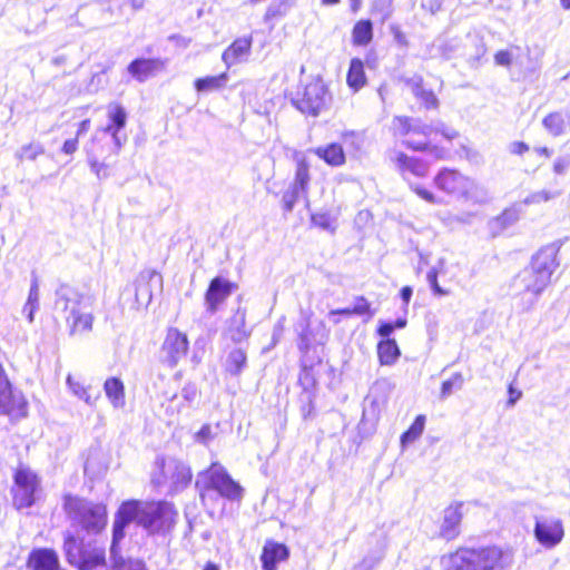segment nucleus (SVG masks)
Segmentation results:
<instances>
[{
  "instance_id": "39",
  "label": "nucleus",
  "mask_w": 570,
  "mask_h": 570,
  "mask_svg": "<svg viewBox=\"0 0 570 570\" xmlns=\"http://www.w3.org/2000/svg\"><path fill=\"white\" fill-rule=\"evenodd\" d=\"M94 317L90 312L83 309L82 312L71 316L70 323H68L70 327V333H82L91 331Z\"/></svg>"
},
{
  "instance_id": "4",
  "label": "nucleus",
  "mask_w": 570,
  "mask_h": 570,
  "mask_svg": "<svg viewBox=\"0 0 570 570\" xmlns=\"http://www.w3.org/2000/svg\"><path fill=\"white\" fill-rule=\"evenodd\" d=\"M63 510L72 527L87 534H98L108 521L107 507L76 495L63 497Z\"/></svg>"
},
{
  "instance_id": "25",
  "label": "nucleus",
  "mask_w": 570,
  "mask_h": 570,
  "mask_svg": "<svg viewBox=\"0 0 570 570\" xmlns=\"http://www.w3.org/2000/svg\"><path fill=\"white\" fill-rule=\"evenodd\" d=\"M237 345L227 353L223 364L225 372L233 377H239L248 365L247 347L243 344Z\"/></svg>"
},
{
  "instance_id": "47",
  "label": "nucleus",
  "mask_w": 570,
  "mask_h": 570,
  "mask_svg": "<svg viewBox=\"0 0 570 570\" xmlns=\"http://www.w3.org/2000/svg\"><path fill=\"white\" fill-rule=\"evenodd\" d=\"M45 153V148L40 142H31L22 146L16 154L17 158L35 160L39 155Z\"/></svg>"
},
{
  "instance_id": "44",
  "label": "nucleus",
  "mask_w": 570,
  "mask_h": 570,
  "mask_svg": "<svg viewBox=\"0 0 570 570\" xmlns=\"http://www.w3.org/2000/svg\"><path fill=\"white\" fill-rule=\"evenodd\" d=\"M406 148L415 150V151H426L435 159H440L443 157V149L439 148L435 145H432L429 141H415L413 139H405L402 142Z\"/></svg>"
},
{
  "instance_id": "51",
  "label": "nucleus",
  "mask_w": 570,
  "mask_h": 570,
  "mask_svg": "<svg viewBox=\"0 0 570 570\" xmlns=\"http://www.w3.org/2000/svg\"><path fill=\"white\" fill-rule=\"evenodd\" d=\"M303 197V193L299 190H295L293 186H291L282 197L283 208L286 213H291L294 209L295 204Z\"/></svg>"
},
{
  "instance_id": "57",
  "label": "nucleus",
  "mask_w": 570,
  "mask_h": 570,
  "mask_svg": "<svg viewBox=\"0 0 570 570\" xmlns=\"http://www.w3.org/2000/svg\"><path fill=\"white\" fill-rule=\"evenodd\" d=\"M198 394V389L194 383H186L180 391V397L188 406L197 399Z\"/></svg>"
},
{
  "instance_id": "2",
  "label": "nucleus",
  "mask_w": 570,
  "mask_h": 570,
  "mask_svg": "<svg viewBox=\"0 0 570 570\" xmlns=\"http://www.w3.org/2000/svg\"><path fill=\"white\" fill-rule=\"evenodd\" d=\"M177 515L175 507L167 501H124L115 513L112 523L115 541L126 537L127 528L132 522H136L150 535L166 534L175 527Z\"/></svg>"
},
{
  "instance_id": "13",
  "label": "nucleus",
  "mask_w": 570,
  "mask_h": 570,
  "mask_svg": "<svg viewBox=\"0 0 570 570\" xmlns=\"http://www.w3.org/2000/svg\"><path fill=\"white\" fill-rule=\"evenodd\" d=\"M135 302L137 308L147 307L151 299L154 292L163 291V276L154 269L141 271L134 283Z\"/></svg>"
},
{
  "instance_id": "32",
  "label": "nucleus",
  "mask_w": 570,
  "mask_h": 570,
  "mask_svg": "<svg viewBox=\"0 0 570 570\" xmlns=\"http://www.w3.org/2000/svg\"><path fill=\"white\" fill-rule=\"evenodd\" d=\"M295 332L297 333V347L301 353L307 354L313 342V332L311 328L309 318L305 315L295 324Z\"/></svg>"
},
{
  "instance_id": "1",
  "label": "nucleus",
  "mask_w": 570,
  "mask_h": 570,
  "mask_svg": "<svg viewBox=\"0 0 570 570\" xmlns=\"http://www.w3.org/2000/svg\"><path fill=\"white\" fill-rule=\"evenodd\" d=\"M560 246L556 243L541 247L531 258L530 265L520 271L510 284L514 307L521 313L530 312L559 266Z\"/></svg>"
},
{
  "instance_id": "9",
  "label": "nucleus",
  "mask_w": 570,
  "mask_h": 570,
  "mask_svg": "<svg viewBox=\"0 0 570 570\" xmlns=\"http://www.w3.org/2000/svg\"><path fill=\"white\" fill-rule=\"evenodd\" d=\"M107 117L108 124L96 131L92 140L94 144H102L109 136L110 142L106 141V145H109V153L118 155L127 142V135L122 130L127 125L128 114L120 104L110 102L107 106Z\"/></svg>"
},
{
  "instance_id": "45",
  "label": "nucleus",
  "mask_w": 570,
  "mask_h": 570,
  "mask_svg": "<svg viewBox=\"0 0 570 570\" xmlns=\"http://www.w3.org/2000/svg\"><path fill=\"white\" fill-rule=\"evenodd\" d=\"M544 128L553 136H559L564 131V119L560 112H551L543 118Z\"/></svg>"
},
{
  "instance_id": "49",
  "label": "nucleus",
  "mask_w": 570,
  "mask_h": 570,
  "mask_svg": "<svg viewBox=\"0 0 570 570\" xmlns=\"http://www.w3.org/2000/svg\"><path fill=\"white\" fill-rule=\"evenodd\" d=\"M413 119L414 118L405 117V116H396V117H394V119H393V128H394L395 135L405 137V136H407L410 134H413V131H412Z\"/></svg>"
},
{
  "instance_id": "3",
  "label": "nucleus",
  "mask_w": 570,
  "mask_h": 570,
  "mask_svg": "<svg viewBox=\"0 0 570 570\" xmlns=\"http://www.w3.org/2000/svg\"><path fill=\"white\" fill-rule=\"evenodd\" d=\"M512 554L497 546L460 548L450 556L448 570H508Z\"/></svg>"
},
{
  "instance_id": "55",
  "label": "nucleus",
  "mask_w": 570,
  "mask_h": 570,
  "mask_svg": "<svg viewBox=\"0 0 570 570\" xmlns=\"http://www.w3.org/2000/svg\"><path fill=\"white\" fill-rule=\"evenodd\" d=\"M426 279H428V283L433 292L434 295L436 296H445L449 294L448 291H445L444 288H442L440 285H439V282H438V271L436 268H431L428 274H426Z\"/></svg>"
},
{
  "instance_id": "48",
  "label": "nucleus",
  "mask_w": 570,
  "mask_h": 570,
  "mask_svg": "<svg viewBox=\"0 0 570 570\" xmlns=\"http://www.w3.org/2000/svg\"><path fill=\"white\" fill-rule=\"evenodd\" d=\"M311 222L314 226H317L324 230H328L331 233L335 232L334 219L327 212L312 214Z\"/></svg>"
},
{
  "instance_id": "19",
  "label": "nucleus",
  "mask_w": 570,
  "mask_h": 570,
  "mask_svg": "<svg viewBox=\"0 0 570 570\" xmlns=\"http://www.w3.org/2000/svg\"><path fill=\"white\" fill-rule=\"evenodd\" d=\"M246 308L238 306L235 313L226 321L224 336L235 344H243L252 335V328L246 325Z\"/></svg>"
},
{
  "instance_id": "28",
  "label": "nucleus",
  "mask_w": 570,
  "mask_h": 570,
  "mask_svg": "<svg viewBox=\"0 0 570 570\" xmlns=\"http://www.w3.org/2000/svg\"><path fill=\"white\" fill-rule=\"evenodd\" d=\"M406 85L411 88L412 94L424 105L426 109H438L439 99L435 94L423 87V78L414 76L406 80Z\"/></svg>"
},
{
  "instance_id": "41",
  "label": "nucleus",
  "mask_w": 570,
  "mask_h": 570,
  "mask_svg": "<svg viewBox=\"0 0 570 570\" xmlns=\"http://www.w3.org/2000/svg\"><path fill=\"white\" fill-rule=\"evenodd\" d=\"M314 399V393L307 389L299 394V412L304 421L313 420L316 416Z\"/></svg>"
},
{
  "instance_id": "18",
  "label": "nucleus",
  "mask_w": 570,
  "mask_h": 570,
  "mask_svg": "<svg viewBox=\"0 0 570 570\" xmlns=\"http://www.w3.org/2000/svg\"><path fill=\"white\" fill-rule=\"evenodd\" d=\"M168 59L164 58H136L128 66V73L138 82H145L148 78L164 71Z\"/></svg>"
},
{
  "instance_id": "15",
  "label": "nucleus",
  "mask_w": 570,
  "mask_h": 570,
  "mask_svg": "<svg viewBox=\"0 0 570 570\" xmlns=\"http://www.w3.org/2000/svg\"><path fill=\"white\" fill-rule=\"evenodd\" d=\"M188 338L186 334L177 328H169L160 348L159 358L169 367H175L188 351Z\"/></svg>"
},
{
  "instance_id": "63",
  "label": "nucleus",
  "mask_w": 570,
  "mask_h": 570,
  "mask_svg": "<svg viewBox=\"0 0 570 570\" xmlns=\"http://www.w3.org/2000/svg\"><path fill=\"white\" fill-rule=\"evenodd\" d=\"M382 559V554L379 556H366L356 569L360 570H372Z\"/></svg>"
},
{
  "instance_id": "38",
  "label": "nucleus",
  "mask_w": 570,
  "mask_h": 570,
  "mask_svg": "<svg viewBox=\"0 0 570 570\" xmlns=\"http://www.w3.org/2000/svg\"><path fill=\"white\" fill-rule=\"evenodd\" d=\"M521 51L522 49L519 46L512 47L511 50H499L494 55V62L495 65L505 68H509L512 62H514L515 67H523Z\"/></svg>"
},
{
  "instance_id": "26",
  "label": "nucleus",
  "mask_w": 570,
  "mask_h": 570,
  "mask_svg": "<svg viewBox=\"0 0 570 570\" xmlns=\"http://www.w3.org/2000/svg\"><path fill=\"white\" fill-rule=\"evenodd\" d=\"M115 532H112L109 552L114 570H147L142 560L131 558L125 559L120 554V542L122 539H118L117 541H115Z\"/></svg>"
},
{
  "instance_id": "10",
  "label": "nucleus",
  "mask_w": 570,
  "mask_h": 570,
  "mask_svg": "<svg viewBox=\"0 0 570 570\" xmlns=\"http://www.w3.org/2000/svg\"><path fill=\"white\" fill-rule=\"evenodd\" d=\"M434 183L440 190L456 197L474 198L473 189L479 190L473 180L463 176L458 170L449 168L440 170L434 178ZM480 194L482 197L478 198V200H485L488 197L487 190L480 188Z\"/></svg>"
},
{
  "instance_id": "46",
  "label": "nucleus",
  "mask_w": 570,
  "mask_h": 570,
  "mask_svg": "<svg viewBox=\"0 0 570 570\" xmlns=\"http://www.w3.org/2000/svg\"><path fill=\"white\" fill-rule=\"evenodd\" d=\"M67 384L76 396H78L80 400H83L89 405H92L95 400L99 395V393L97 392L96 396L92 397L91 391L85 387L81 383L75 381L71 375H68Z\"/></svg>"
},
{
  "instance_id": "29",
  "label": "nucleus",
  "mask_w": 570,
  "mask_h": 570,
  "mask_svg": "<svg viewBox=\"0 0 570 570\" xmlns=\"http://www.w3.org/2000/svg\"><path fill=\"white\" fill-rule=\"evenodd\" d=\"M314 154L327 165L338 167L345 164L346 157L343 147L337 142L317 147Z\"/></svg>"
},
{
  "instance_id": "7",
  "label": "nucleus",
  "mask_w": 570,
  "mask_h": 570,
  "mask_svg": "<svg viewBox=\"0 0 570 570\" xmlns=\"http://www.w3.org/2000/svg\"><path fill=\"white\" fill-rule=\"evenodd\" d=\"M156 470L151 475V483L156 488L168 485L170 494L178 493L186 489L193 479L190 468L176 458H157Z\"/></svg>"
},
{
  "instance_id": "22",
  "label": "nucleus",
  "mask_w": 570,
  "mask_h": 570,
  "mask_svg": "<svg viewBox=\"0 0 570 570\" xmlns=\"http://www.w3.org/2000/svg\"><path fill=\"white\" fill-rule=\"evenodd\" d=\"M27 567L30 570H63L58 553L50 548L33 549L29 553Z\"/></svg>"
},
{
  "instance_id": "56",
  "label": "nucleus",
  "mask_w": 570,
  "mask_h": 570,
  "mask_svg": "<svg viewBox=\"0 0 570 570\" xmlns=\"http://www.w3.org/2000/svg\"><path fill=\"white\" fill-rule=\"evenodd\" d=\"M557 195L548 190H540L527 196L523 200L524 205L539 204L541 202H548L554 198Z\"/></svg>"
},
{
  "instance_id": "50",
  "label": "nucleus",
  "mask_w": 570,
  "mask_h": 570,
  "mask_svg": "<svg viewBox=\"0 0 570 570\" xmlns=\"http://www.w3.org/2000/svg\"><path fill=\"white\" fill-rule=\"evenodd\" d=\"M372 10L385 21L392 16L393 0H373Z\"/></svg>"
},
{
  "instance_id": "34",
  "label": "nucleus",
  "mask_w": 570,
  "mask_h": 570,
  "mask_svg": "<svg viewBox=\"0 0 570 570\" xmlns=\"http://www.w3.org/2000/svg\"><path fill=\"white\" fill-rule=\"evenodd\" d=\"M373 39V23L370 19L357 21L352 30V41L355 46H367Z\"/></svg>"
},
{
  "instance_id": "43",
  "label": "nucleus",
  "mask_w": 570,
  "mask_h": 570,
  "mask_svg": "<svg viewBox=\"0 0 570 570\" xmlns=\"http://www.w3.org/2000/svg\"><path fill=\"white\" fill-rule=\"evenodd\" d=\"M521 59L523 61V67H518L520 69V75L522 79L531 78L537 75L541 68V62L538 57H532L530 49L525 48V56L521 55Z\"/></svg>"
},
{
  "instance_id": "37",
  "label": "nucleus",
  "mask_w": 570,
  "mask_h": 570,
  "mask_svg": "<svg viewBox=\"0 0 570 570\" xmlns=\"http://www.w3.org/2000/svg\"><path fill=\"white\" fill-rule=\"evenodd\" d=\"M309 179L308 164L304 159L297 161L295 178L291 186H293L295 190L302 191L304 198H307ZM306 202L308 203V199H306Z\"/></svg>"
},
{
  "instance_id": "36",
  "label": "nucleus",
  "mask_w": 570,
  "mask_h": 570,
  "mask_svg": "<svg viewBox=\"0 0 570 570\" xmlns=\"http://www.w3.org/2000/svg\"><path fill=\"white\" fill-rule=\"evenodd\" d=\"M347 85L355 91L360 90L366 81L364 65L360 58H353L346 76Z\"/></svg>"
},
{
  "instance_id": "40",
  "label": "nucleus",
  "mask_w": 570,
  "mask_h": 570,
  "mask_svg": "<svg viewBox=\"0 0 570 570\" xmlns=\"http://www.w3.org/2000/svg\"><path fill=\"white\" fill-rule=\"evenodd\" d=\"M425 426V416L420 414L417 415L410 428L402 433L401 435V444L402 446H406L413 443L416 439H419Z\"/></svg>"
},
{
  "instance_id": "35",
  "label": "nucleus",
  "mask_w": 570,
  "mask_h": 570,
  "mask_svg": "<svg viewBox=\"0 0 570 570\" xmlns=\"http://www.w3.org/2000/svg\"><path fill=\"white\" fill-rule=\"evenodd\" d=\"M105 393L115 407L125 404V386L120 379L109 377L104 384Z\"/></svg>"
},
{
  "instance_id": "21",
  "label": "nucleus",
  "mask_w": 570,
  "mask_h": 570,
  "mask_svg": "<svg viewBox=\"0 0 570 570\" xmlns=\"http://www.w3.org/2000/svg\"><path fill=\"white\" fill-rule=\"evenodd\" d=\"M463 508V502H456L444 509L443 519L440 527V535L443 539L453 540L460 534Z\"/></svg>"
},
{
  "instance_id": "58",
  "label": "nucleus",
  "mask_w": 570,
  "mask_h": 570,
  "mask_svg": "<svg viewBox=\"0 0 570 570\" xmlns=\"http://www.w3.org/2000/svg\"><path fill=\"white\" fill-rule=\"evenodd\" d=\"M411 188L419 197H421L422 199H424L425 202H428L430 204H440L441 203L440 199H438L431 190L426 189L425 187H423L419 184L411 185Z\"/></svg>"
},
{
  "instance_id": "53",
  "label": "nucleus",
  "mask_w": 570,
  "mask_h": 570,
  "mask_svg": "<svg viewBox=\"0 0 570 570\" xmlns=\"http://www.w3.org/2000/svg\"><path fill=\"white\" fill-rule=\"evenodd\" d=\"M287 10H288V8H286L284 4H282L277 0H274L266 9V12L264 14V21L268 22L276 18L284 17L286 14Z\"/></svg>"
},
{
  "instance_id": "33",
  "label": "nucleus",
  "mask_w": 570,
  "mask_h": 570,
  "mask_svg": "<svg viewBox=\"0 0 570 570\" xmlns=\"http://www.w3.org/2000/svg\"><path fill=\"white\" fill-rule=\"evenodd\" d=\"M377 355L382 365H393L401 355L396 341L394 338L380 341L377 343Z\"/></svg>"
},
{
  "instance_id": "42",
  "label": "nucleus",
  "mask_w": 570,
  "mask_h": 570,
  "mask_svg": "<svg viewBox=\"0 0 570 570\" xmlns=\"http://www.w3.org/2000/svg\"><path fill=\"white\" fill-rule=\"evenodd\" d=\"M464 377L462 373L455 372L450 379L445 380L441 384L440 400L444 401L453 394L455 391L462 390L464 385Z\"/></svg>"
},
{
  "instance_id": "24",
  "label": "nucleus",
  "mask_w": 570,
  "mask_h": 570,
  "mask_svg": "<svg viewBox=\"0 0 570 570\" xmlns=\"http://www.w3.org/2000/svg\"><path fill=\"white\" fill-rule=\"evenodd\" d=\"M99 144H94L85 148L87 155V161L90 170L96 175L99 180L106 179L110 176L109 165L105 161L109 155L104 153V146L98 147Z\"/></svg>"
},
{
  "instance_id": "59",
  "label": "nucleus",
  "mask_w": 570,
  "mask_h": 570,
  "mask_svg": "<svg viewBox=\"0 0 570 570\" xmlns=\"http://www.w3.org/2000/svg\"><path fill=\"white\" fill-rule=\"evenodd\" d=\"M413 134L415 135H422L424 137H429L433 132V126L430 124L423 122L419 118L413 119Z\"/></svg>"
},
{
  "instance_id": "11",
  "label": "nucleus",
  "mask_w": 570,
  "mask_h": 570,
  "mask_svg": "<svg viewBox=\"0 0 570 570\" xmlns=\"http://www.w3.org/2000/svg\"><path fill=\"white\" fill-rule=\"evenodd\" d=\"M331 95L325 83L317 79L307 83L302 92L293 99L295 107L303 114L318 116L331 102Z\"/></svg>"
},
{
  "instance_id": "30",
  "label": "nucleus",
  "mask_w": 570,
  "mask_h": 570,
  "mask_svg": "<svg viewBox=\"0 0 570 570\" xmlns=\"http://www.w3.org/2000/svg\"><path fill=\"white\" fill-rule=\"evenodd\" d=\"M229 75L222 72L217 76H206L194 81V88L198 94L219 91L227 86Z\"/></svg>"
},
{
  "instance_id": "60",
  "label": "nucleus",
  "mask_w": 570,
  "mask_h": 570,
  "mask_svg": "<svg viewBox=\"0 0 570 570\" xmlns=\"http://www.w3.org/2000/svg\"><path fill=\"white\" fill-rule=\"evenodd\" d=\"M570 167V155L560 156L554 160L553 171L557 175H563Z\"/></svg>"
},
{
  "instance_id": "31",
  "label": "nucleus",
  "mask_w": 570,
  "mask_h": 570,
  "mask_svg": "<svg viewBox=\"0 0 570 570\" xmlns=\"http://www.w3.org/2000/svg\"><path fill=\"white\" fill-rule=\"evenodd\" d=\"M396 164L401 170H407L417 177H424L429 171L428 163L420 158L407 156L404 153L397 154Z\"/></svg>"
},
{
  "instance_id": "8",
  "label": "nucleus",
  "mask_w": 570,
  "mask_h": 570,
  "mask_svg": "<svg viewBox=\"0 0 570 570\" xmlns=\"http://www.w3.org/2000/svg\"><path fill=\"white\" fill-rule=\"evenodd\" d=\"M63 552L67 561L79 570H92L106 563L104 547L86 543L70 532L63 535Z\"/></svg>"
},
{
  "instance_id": "17",
  "label": "nucleus",
  "mask_w": 570,
  "mask_h": 570,
  "mask_svg": "<svg viewBox=\"0 0 570 570\" xmlns=\"http://www.w3.org/2000/svg\"><path fill=\"white\" fill-rule=\"evenodd\" d=\"M237 288V285L222 276L214 277L205 293L206 311L214 315L220 304H223Z\"/></svg>"
},
{
  "instance_id": "61",
  "label": "nucleus",
  "mask_w": 570,
  "mask_h": 570,
  "mask_svg": "<svg viewBox=\"0 0 570 570\" xmlns=\"http://www.w3.org/2000/svg\"><path fill=\"white\" fill-rule=\"evenodd\" d=\"M27 302L39 304V281L35 273H32Z\"/></svg>"
},
{
  "instance_id": "5",
  "label": "nucleus",
  "mask_w": 570,
  "mask_h": 570,
  "mask_svg": "<svg viewBox=\"0 0 570 570\" xmlns=\"http://www.w3.org/2000/svg\"><path fill=\"white\" fill-rule=\"evenodd\" d=\"M195 487L203 501L212 493L232 502L240 501L245 492L244 488L218 462H213L207 469L197 473Z\"/></svg>"
},
{
  "instance_id": "54",
  "label": "nucleus",
  "mask_w": 570,
  "mask_h": 570,
  "mask_svg": "<svg viewBox=\"0 0 570 570\" xmlns=\"http://www.w3.org/2000/svg\"><path fill=\"white\" fill-rule=\"evenodd\" d=\"M430 125L433 126V132L441 134L449 141H452L453 139L459 137V132L455 129L448 127L442 121H434L431 122Z\"/></svg>"
},
{
  "instance_id": "64",
  "label": "nucleus",
  "mask_w": 570,
  "mask_h": 570,
  "mask_svg": "<svg viewBox=\"0 0 570 570\" xmlns=\"http://www.w3.org/2000/svg\"><path fill=\"white\" fill-rule=\"evenodd\" d=\"M212 439V428L208 424L203 425L200 430L196 433V441L199 443H207Z\"/></svg>"
},
{
  "instance_id": "14",
  "label": "nucleus",
  "mask_w": 570,
  "mask_h": 570,
  "mask_svg": "<svg viewBox=\"0 0 570 570\" xmlns=\"http://www.w3.org/2000/svg\"><path fill=\"white\" fill-rule=\"evenodd\" d=\"M55 311L62 313L67 323L71 316L86 309L85 296L76 288L62 284L56 289Z\"/></svg>"
},
{
  "instance_id": "52",
  "label": "nucleus",
  "mask_w": 570,
  "mask_h": 570,
  "mask_svg": "<svg viewBox=\"0 0 570 570\" xmlns=\"http://www.w3.org/2000/svg\"><path fill=\"white\" fill-rule=\"evenodd\" d=\"M354 315L363 316L366 315L368 318L374 315L371 309V303L364 296H356L352 306Z\"/></svg>"
},
{
  "instance_id": "23",
  "label": "nucleus",
  "mask_w": 570,
  "mask_h": 570,
  "mask_svg": "<svg viewBox=\"0 0 570 570\" xmlns=\"http://www.w3.org/2000/svg\"><path fill=\"white\" fill-rule=\"evenodd\" d=\"M289 557V549L286 544L267 541L263 547L261 554V562L263 570H276L277 564L287 560Z\"/></svg>"
},
{
  "instance_id": "16",
  "label": "nucleus",
  "mask_w": 570,
  "mask_h": 570,
  "mask_svg": "<svg viewBox=\"0 0 570 570\" xmlns=\"http://www.w3.org/2000/svg\"><path fill=\"white\" fill-rule=\"evenodd\" d=\"M563 535L561 520L547 517L535 519L534 537L541 546L553 548L561 542Z\"/></svg>"
},
{
  "instance_id": "6",
  "label": "nucleus",
  "mask_w": 570,
  "mask_h": 570,
  "mask_svg": "<svg viewBox=\"0 0 570 570\" xmlns=\"http://www.w3.org/2000/svg\"><path fill=\"white\" fill-rule=\"evenodd\" d=\"M436 50L444 59L462 57L470 68L478 69L483 63L487 47L481 37L466 33L463 37L439 39Z\"/></svg>"
},
{
  "instance_id": "20",
  "label": "nucleus",
  "mask_w": 570,
  "mask_h": 570,
  "mask_svg": "<svg viewBox=\"0 0 570 570\" xmlns=\"http://www.w3.org/2000/svg\"><path fill=\"white\" fill-rule=\"evenodd\" d=\"M522 215V205L519 203L505 208L500 215L488 222V230L492 238L502 235L514 226Z\"/></svg>"
},
{
  "instance_id": "27",
  "label": "nucleus",
  "mask_w": 570,
  "mask_h": 570,
  "mask_svg": "<svg viewBox=\"0 0 570 570\" xmlns=\"http://www.w3.org/2000/svg\"><path fill=\"white\" fill-rule=\"evenodd\" d=\"M252 48V38L243 37L234 40L230 46H228L223 55L222 59L225 65L229 68L230 66L239 62L246 57Z\"/></svg>"
},
{
  "instance_id": "12",
  "label": "nucleus",
  "mask_w": 570,
  "mask_h": 570,
  "mask_svg": "<svg viewBox=\"0 0 570 570\" xmlns=\"http://www.w3.org/2000/svg\"><path fill=\"white\" fill-rule=\"evenodd\" d=\"M13 504L18 510L36 503V493L40 488L39 476L28 466H19L13 474Z\"/></svg>"
},
{
  "instance_id": "62",
  "label": "nucleus",
  "mask_w": 570,
  "mask_h": 570,
  "mask_svg": "<svg viewBox=\"0 0 570 570\" xmlns=\"http://www.w3.org/2000/svg\"><path fill=\"white\" fill-rule=\"evenodd\" d=\"M393 332H394V327L392 325V322H389V321H380L379 322V326L376 328V333L383 340L390 338V336H391V334Z\"/></svg>"
}]
</instances>
